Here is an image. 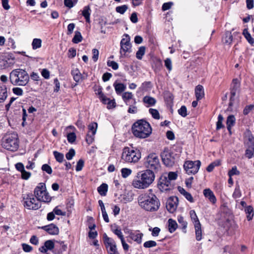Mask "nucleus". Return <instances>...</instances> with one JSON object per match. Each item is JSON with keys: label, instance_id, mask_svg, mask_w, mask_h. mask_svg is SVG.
Instances as JSON below:
<instances>
[{"label": "nucleus", "instance_id": "obj_1", "mask_svg": "<svg viewBox=\"0 0 254 254\" xmlns=\"http://www.w3.org/2000/svg\"><path fill=\"white\" fill-rule=\"evenodd\" d=\"M137 200L139 206L147 211H156L160 207V201L152 190L140 194Z\"/></svg>", "mask_w": 254, "mask_h": 254}, {"label": "nucleus", "instance_id": "obj_2", "mask_svg": "<svg viewBox=\"0 0 254 254\" xmlns=\"http://www.w3.org/2000/svg\"><path fill=\"white\" fill-rule=\"evenodd\" d=\"M154 179V172L150 170H145L137 173L132 181V185L135 189H145L152 184Z\"/></svg>", "mask_w": 254, "mask_h": 254}, {"label": "nucleus", "instance_id": "obj_3", "mask_svg": "<svg viewBox=\"0 0 254 254\" xmlns=\"http://www.w3.org/2000/svg\"><path fill=\"white\" fill-rule=\"evenodd\" d=\"M133 135L139 138H145L152 132L150 124L144 120H139L135 122L132 127Z\"/></svg>", "mask_w": 254, "mask_h": 254}, {"label": "nucleus", "instance_id": "obj_4", "mask_svg": "<svg viewBox=\"0 0 254 254\" xmlns=\"http://www.w3.org/2000/svg\"><path fill=\"white\" fill-rule=\"evenodd\" d=\"M9 79L13 85L25 86L28 83L29 77L25 70L17 68L10 72Z\"/></svg>", "mask_w": 254, "mask_h": 254}, {"label": "nucleus", "instance_id": "obj_5", "mask_svg": "<svg viewBox=\"0 0 254 254\" xmlns=\"http://www.w3.org/2000/svg\"><path fill=\"white\" fill-rule=\"evenodd\" d=\"M144 165L147 170L157 172L161 168V165L158 155L154 153H150L145 158Z\"/></svg>", "mask_w": 254, "mask_h": 254}, {"label": "nucleus", "instance_id": "obj_6", "mask_svg": "<svg viewBox=\"0 0 254 254\" xmlns=\"http://www.w3.org/2000/svg\"><path fill=\"white\" fill-rule=\"evenodd\" d=\"M141 158V153L139 150L125 147L123 149L122 159L128 163H136Z\"/></svg>", "mask_w": 254, "mask_h": 254}, {"label": "nucleus", "instance_id": "obj_7", "mask_svg": "<svg viewBox=\"0 0 254 254\" xmlns=\"http://www.w3.org/2000/svg\"><path fill=\"white\" fill-rule=\"evenodd\" d=\"M3 147L7 150L14 151L19 147L18 135L16 133H12L5 136V140L2 142Z\"/></svg>", "mask_w": 254, "mask_h": 254}, {"label": "nucleus", "instance_id": "obj_8", "mask_svg": "<svg viewBox=\"0 0 254 254\" xmlns=\"http://www.w3.org/2000/svg\"><path fill=\"white\" fill-rule=\"evenodd\" d=\"M34 195L40 201L48 202L51 201V198L46 190L44 183H40L34 190Z\"/></svg>", "mask_w": 254, "mask_h": 254}, {"label": "nucleus", "instance_id": "obj_9", "mask_svg": "<svg viewBox=\"0 0 254 254\" xmlns=\"http://www.w3.org/2000/svg\"><path fill=\"white\" fill-rule=\"evenodd\" d=\"M120 53L121 57H124L126 56L127 53H130L131 52V44L130 43V38L129 36L125 34L120 42Z\"/></svg>", "mask_w": 254, "mask_h": 254}, {"label": "nucleus", "instance_id": "obj_10", "mask_svg": "<svg viewBox=\"0 0 254 254\" xmlns=\"http://www.w3.org/2000/svg\"><path fill=\"white\" fill-rule=\"evenodd\" d=\"M245 143L248 147L246 151V155L248 158H251L254 154V137L249 131L245 134Z\"/></svg>", "mask_w": 254, "mask_h": 254}, {"label": "nucleus", "instance_id": "obj_11", "mask_svg": "<svg viewBox=\"0 0 254 254\" xmlns=\"http://www.w3.org/2000/svg\"><path fill=\"white\" fill-rule=\"evenodd\" d=\"M24 207L30 210H37L41 207V202L32 194H28L26 198H24Z\"/></svg>", "mask_w": 254, "mask_h": 254}, {"label": "nucleus", "instance_id": "obj_12", "mask_svg": "<svg viewBox=\"0 0 254 254\" xmlns=\"http://www.w3.org/2000/svg\"><path fill=\"white\" fill-rule=\"evenodd\" d=\"M201 162L199 160L186 161L184 164V168L188 174L194 175L198 171Z\"/></svg>", "mask_w": 254, "mask_h": 254}, {"label": "nucleus", "instance_id": "obj_13", "mask_svg": "<svg viewBox=\"0 0 254 254\" xmlns=\"http://www.w3.org/2000/svg\"><path fill=\"white\" fill-rule=\"evenodd\" d=\"M162 160L166 166H172L175 163V157L168 148H165L161 153Z\"/></svg>", "mask_w": 254, "mask_h": 254}, {"label": "nucleus", "instance_id": "obj_14", "mask_svg": "<svg viewBox=\"0 0 254 254\" xmlns=\"http://www.w3.org/2000/svg\"><path fill=\"white\" fill-rule=\"evenodd\" d=\"M104 240L106 248L110 254H119L117 250L115 242L113 239L105 235L104 237Z\"/></svg>", "mask_w": 254, "mask_h": 254}, {"label": "nucleus", "instance_id": "obj_15", "mask_svg": "<svg viewBox=\"0 0 254 254\" xmlns=\"http://www.w3.org/2000/svg\"><path fill=\"white\" fill-rule=\"evenodd\" d=\"M97 127V124L94 122L89 125L88 131L86 137V141L88 144H90L93 142L94 140V135L96 132Z\"/></svg>", "mask_w": 254, "mask_h": 254}, {"label": "nucleus", "instance_id": "obj_16", "mask_svg": "<svg viewBox=\"0 0 254 254\" xmlns=\"http://www.w3.org/2000/svg\"><path fill=\"white\" fill-rule=\"evenodd\" d=\"M171 182L168 177L167 176V174L162 175L159 180L160 189L162 190H168L171 189L173 188Z\"/></svg>", "mask_w": 254, "mask_h": 254}, {"label": "nucleus", "instance_id": "obj_17", "mask_svg": "<svg viewBox=\"0 0 254 254\" xmlns=\"http://www.w3.org/2000/svg\"><path fill=\"white\" fill-rule=\"evenodd\" d=\"M178 205V198L170 197L166 202V208L170 213H173L177 209Z\"/></svg>", "mask_w": 254, "mask_h": 254}, {"label": "nucleus", "instance_id": "obj_18", "mask_svg": "<svg viewBox=\"0 0 254 254\" xmlns=\"http://www.w3.org/2000/svg\"><path fill=\"white\" fill-rule=\"evenodd\" d=\"M239 88L240 82L239 80L237 79H233L231 85L230 105L232 104V101L234 100V97L235 96L237 92L239 90Z\"/></svg>", "mask_w": 254, "mask_h": 254}, {"label": "nucleus", "instance_id": "obj_19", "mask_svg": "<svg viewBox=\"0 0 254 254\" xmlns=\"http://www.w3.org/2000/svg\"><path fill=\"white\" fill-rule=\"evenodd\" d=\"M55 247L53 240H49L45 242L44 245L39 248V251L43 253H46L48 250L51 251Z\"/></svg>", "mask_w": 254, "mask_h": 254}, {"label": "nucleus", "instance_id": "obj_20", "mask_svg": "<svg viewBox=\"0 0 254 254\" xmlns=\"http://www.w3.org/2000/svg\"><path fill=\"white\" fill-rule=\"evenodd\" d=\"M42 229L47 232L50 235H58L59 233L58 227L54 224L44 226L42 227Z\"/></svg>", "mask_w": 254, "mask_h": 254}, {"label": "nucleus", "instance_id": "obj_21", "mask_svg": "<svg viewBox=\"0 0 254 254\" xmlns=\"http://www.w3.org/2000/svg\"><path fill=\"white\" fill-rule=\"evenodd\" d=\"M203 193L204 196L208 198L212 204L216 203V198L213 191L210 189H204L203 191Z\"/></svg>", "mask_w": 254, "mask_h": 254}, {"label": "nucleus", "instance_id": "obj_22", "mask_svg": "<svg viewBox=\"0 0 254 254\" xmlns=\"http://www.w3.org/2000/svg\"><path fill=\"white\" fill-rule=\"evenodd\" d=\"M143 234L139 233L138 232H130L129 233V238L136 242L138 244H140L142 242V237Z\"/></svg>", "mask_w": 254, "mask_h": 254}, {"label": "nucleus", "instance_id": "obj_23", "mask_svg": "<svg viewBox=\"0 0 254 254\" xmlns=\"http://www.w3.org/2000/svg\"><path fill=\"white\" fill-rule=\"evenodd\" d=\"M71 73L74 80L76 82H79L84 79L83 76L77 68L72 69Z\"/></svg>", "mask_w": 254, "mask_h": 254}, {"label": "nucleus", "instance_id": "obj_24", "mask_svg": "<svg viewBox=\"0 0 254 254\" xmlns=\"http://www.w3.org/2000/svg\"><path fill=\"white\" fill-rule=\"evenodd\" d=\"M195 95L197 100L202 99L204 96L203 87L201 85H198L195 88Z\"/></svg>", "mask_w": 254, "mask_h": 254}, {"label": "nucleus", "instance_id": "obj_25", "mask_svg": "<svg viewBox=\"0 0 254 254\" xmlns=\"http://www.w3.org/2000/svg\"><path fill=\"white\" fill-rule=\"evenodd\" d=\"M7 97V92L6 86L0 84V103L4 101Z\"/></svg>", "mask_w": 254, "mask_h": 254}, {"label": "nucleus", "instance_id": "obj_26", "mask_svg": "<svg viewBox=\"0 0 254 254\" xmlns=\"http://www.w3.org/2000/svg\"><path fill=\"white\" fill-rule=\"evenodd\" d=\"M168 223L169 231L171 233L175 232L178 226L176 221L170 218L168 220Z\"/></svg>", "mask_w": 254, "mask_h": 254}, {"label": "nucleus", "instance_id": "obj_27", "mask_svg": "<svg viewBox=\"0 0 254 254\" xmlns=\"http://www.w3.org/2000/svg\"><path fill=\"white\" fill-rule=\"evenodd\" d=\"M91 13V9L89 6L87 5L83 8L82 11V15L84 17L86 21L88 23L90 22V15Z\"/></svg>", "mask_w": 254, "mask_h": 254}, {"label": "nucleus", "instance_id": "obj_28", "mask_svg": "<svg viewBox=\"0 0 254 254\" xmlns=\"http://www.w3.org/2000/svg\"><path fill=\"white\" fill-rule=\"evenodd\" d=\"M195 228L196 240L198 241L202 239V230L201 224L194 225Z\"/></svg>", "mask_w": 254, "mask_h": 254}, {"label": "nucleus", "instance_id": "obj_29", "mask_svg": "<svg viewBox=\"0 0 254 254\" xmlns=\"http://www.w3.org/2000/svg\"><path fill=\"white\" fill-rule=\"evenodd\" d=\"M114 86L115 89V91L118 94H121L123 92L126 88V86L123 83H117L116 82L114 83Z\"/></svg>", "mask_w": 254, "mask_h": 254}, {"label": "nucleus", "instance_id": "obj_30", "mask_svg": "<svg viewBox=\"0 0 254 254\" xmlns=\"http://www.w3.org/2000/svg\"><path fill=\"white\" fill-rule=\"evenodd\" d=\"M190 215L191 220L192 223H193L194 225L200 224V223L198 219L197 216L194 210H191L190 211Z\"/></svg>", "mask_w": 254, "mask_h": 254}, {"label": "nucleus", "instance_id": "obj_31", "mask_svg": "<svg viewBox=\"0 0 254 254\" xmlns=\"http://www.w3.org/2000/svg\"><path fill=\"white\" fill-rule=\"evenodd\" d=\"M235 123V118L233 115H230L228 117L227 119V129L230 131L231 127H233Z\"/></svg>", "mask_w": 254, "mask_h": 254}, {"label": "nucleus", "instance_id": "obj_32", "mask_svg": "<svg viewBox=\"0 0 254 254\" xmlns=\"http://www.w3.org/2000/svg\"><path fill=\"white\" fill-rule=\"evenodd\" d=\"M143 101L144 103L147 104L148 106H153L156 102V100L154 98L147 96L143 98Z\"/></svg>", "mask_w": 254, "mask_h": 254}, {"label": "nucleus", "instance_id": "obj_33", "mask_svg": "<svg viewBox=\"0 0 254 254\" xmlns=\"http://www.w3.org/2000/svg\"><path fill=\"white\" fill-rule=\"evenodd\" d=\"M133 95L131 92H126L122 95V98L127 105H128V101L133 99Z\"/></svg>", "mask_w": 254, "mask_h": 254}, {"label": "nucleus", "instance_id": "obj_34", "mask_svg": "<svg viewBox=\"0 0 254 254\" xmlns=\"http://www.w3.org/2000/svg\"><path fill=\"white\" fill-rule=\"evenodd\" d=\"M178 221L179 223L180 226L182 227V229L184 233L186 232V228L187 227L188 223L187 221L184 220L183 217L182 216H178Z\"/></svg>", "mask_w": 254, "mask_h": 254}, {"label": "nucleus", "instance_id": "obj_35", "mask_svg": "<svg viewBox=\"0 0 254 254\" xmlns=\"http://www.w3.org/2000/svg\"><path fill=\"white\" fill-rule=\"evenodd\" d=\"M97 190L100 195L105 196L108 190V185L106 184H102L98 188Z\"/></svg>", "mask_w": 254, "mask_h": 254}, {"label": "nucleus", "instance_id": "obj_36", "mask_svg": "<svg viewBox=\"0 0 254 254\" xmlns=\"http://www.w3.org/2000/svg\"><path fill=\"white\" fill-rule=\"evenodd\" d=\"M222 41L224 44L230 45L232 41V35L231 33L228 31L226 32L225 37L223 38Z\"/></svg>", "mask_w": 254, "mask_h": 254}, {"label": "nucleus", "instance_id": "obj_37", "mask_svg": "<svg viewBox=\"0 0 254 254\" xmlns=\"http://www.w3.org/2000/svg\"><path fill=\"white\" fill-rule=\"evenodd\" d=\"M245 212L247 214V219L249 221L252 219L254 216L253 208L251 206H247L245 208Z\"/></svg>", "mask_w": 254, "mask_h": 254}, {"label": "nucleus", "instance_id": "obj_38", "mask_svg": "<svg viewBox=\"0 0 254 254\" xmlns=\"http://www.w3.org/2000/svg\"><path fill=\"white\" fill-rule=\"evenodd\" d=\"M82 40V37L80 32L75 31V35L72 40V42L73 43L77 44L80 42Z\"/></svg>", "mask_w": 254, "mask_h": 254}, {"label": "nucleus", "instance_id": "obj_39", "mask_svg": "<svg viewBox=\"0 0 254 254\" xmlns=\"http://www.w3.org/2000/svg\"><path fill=\"white\" fill-rule=\"evenodd\" d=\"M145 47L144 46L140 47L136 53V57L138 60H141L142 57L145 54Z\"/></svg>", "mask_w": 254, "mask_h": 254}, {"label": "nucleus", "instance_id": "obj_40", "mask_svg": "<svg viewBox=\"0 0 254 254\" xmlns=\"http://www.w3.org/2000/svg\"><path fill=\"white\" fill-rule=\"evenodd\" d=\"M42 45V40L40 39L35 38L33 39L32 46V48L34 50L40 48Z\"/></svg>", "mask_w": 254, "mask_h": 254}, {"label": "nucleus", "instance_id": "obj_41", "mask_svg": "<svg viewBox=\"0 0 254 254\" xmlns=\"http://www.w3.org/2000/svg\"><path fill=\"white\" fill-rule=\"evenodd\" d=\"M53 154L55 156L56 160L58 162H59L60 163L63 162L64 159V155L63 153L59 152L57 151H54L53 152Z\"/></svg>", "mask_w": 254, "mask_h": 254}, {"label": "nucleus", "instance_id": "obj_42", "mask_svg": "<svg viewBox=\"0 0 254 254\" xmlns=\"http://www.w3.org/2000/svg\"><path fill=\"white\" fill-rule=\"evenodd\" d=\"M243 34L250 44H253L254 43V39L247 29L244 30Z\"/></svg>", "mask_w": 254, "mask_h": 254}, {"label": "nucleus", "instance_id": "obj_43", "mask_svg": "<svg viewBox=\"0 0 254 254\" xmlns=\"http://www.w3.org/2000/svg\"><path fill=\"white\" fill-rule=\"evenodd\" d=\"M242 195L241 191L239 185L236 186L234 191L233 193V197L235 199L240 198Z\"/></svg>", "mask_w": 254, "mask_h": 254}, {"label": "nucleus", "instance_id": "obj_44", "mask_svg": "<svg viewBox=\"0 0 254 254\" xmlns=\"http://www.w3.org/2000/svg\"><path fill=\"white\" fill-rule=\"evenodd\" d=\"M132 171L130 169L128 168H123L121 170L122 176L124 178H126L128 177L131 174Z\"/></svg>", "mask_w": 254, "mask_h": 254}, {"label": "nucleus", "instance_id": "obj_45", "mask_svg": "<svg viewBox=\"0 0 254 254\" xmlns=\"http://www.w3.org/2000/svg\"><path fill=\"white\" fill-rule=\"evenodd\" d=\"M77 2V0H64L65 6L70 8L72 7Z\"/></svg>", "mask_w": 254, "mask_h": 254}, {"label": "nucleus", "instance_id": "obj_46", "mask_svg": "<svg viewBox=\"0 0 254 254\" xmlns=\"http://www.w3.org/2000/svg\"><path fill=\"white\" fill-rule=\"evenodd\" d=\"M136 103V100L135 99H133V105H130L128 109V113L130 114H135L137 112V108L134 105Z\"/></svg>", "mask_w": 254, "mask_h": 254}, {"label": "nucleus", "instance_id": "obj_47", "mask_svg": "<svg viewBox=\"0 0 254 254\" xmlns=\"http://www.w3.org/2000/svg\"><path fill=\"white\" fill-rule=\"evenodd\" d=\"M128 6L127 5H123L116 7V10L117 12L123 14L127 9Z\"/></svg>", "mask_w": 254, "mask_h": 254}, {"label": "nucleus", "instance_id": "obj_48", "mask_svg": "<svg viewBox=\"0 0 254 254\" xmlns=\"http://www.w3.org/2000/svg\"><path fill=\"white\" fill-rule=\"evenodd\" d=\"M59 243L60 244L61 248L58 251L55 250L53 252L55 254H60L62 253L63 252L65 251L67 248V246L64 244V242H60Z\"/></svg>", "mask_w": 254, "mask_h": 254}, {"label": "nucleus", "instance_id": "obj_49", "mask_svg": "<svg viewBox=\"0 0 254 254\" xmlns=\"http://www.w3.org/2000/svg\"><path fill=\"white\" fill-rule=\"evenodd\" d=\"M240 172L238 170L236 166L232 167V169L230 170L228 173L229 177H232L234 175H239Z\"/></svg>", "mask_w": 254, "mask_h": 254}, {"label": "nucleus", "instance_id": "obj_50", "mask_svg": "<svg viewBox=\"0 0 254 254\" xmlns=\"http://www.w3.org/2000/svg\"><path fill=\"white\" fill-rule=\"evenodd\" d=\"M223 117L221 115H219L218 117V121L216 124V129L217 130L220 129V128L224 127V126L222 124V122L223 121Z\"/></svg>", "mask_w": 254, "mask_h": 254}, {"label": "nucleus", "instance_id": "obj_51", "mask_svg": "<svg viewBox=\"0 0 254 254\" xmlns=\"http://www.w3.org/2000/svg\"><path fill=\"white\" fill-rule=\"evenodd\" d=\"M149 112L151 114L153 118L157 120L159 119L160 115L158 110L154 109H150Z\"/></svg>", "mask_w": 254, "mask_h": 254}, {"label": "nucleus", "instance_id": "obj_52", "mask_svg": "<svg viewBox=\"0 0 254 254\" xmlns=\"http://www.w3.org/2000/svg\"><path fill=\"white\" fill-rule=\"evenodd\" d=\"M156 245H157L156 242L154 241H151V240L146 241L143 244L144 247H145L146 248H150L154 247L156 246Z\"/></svg>", "mask_w": 254, "mask_h": 254}, {"label": "nucleus", "instance_id": "obj_53", "mask_svg": "<svg viewBox=\"0 0 254 254\" xmlns=\"http://www.w3.org/2000/svg\"><path fill=\"white\" fill-rule=\"evenodd\" d=\"M76 138V136L74 132L69 133L67 135V140L70 143H73L75 141Z\"/></svg>", "mask_w": 254, "mask_h": 254}, {"label": "nucleus", "instance_id": "obj_54", "mask_svg": "<svg viewBox=\"0 0 254 254\" xmlns=\"http://www.w3.org/2000/svg\"><path fill=\"white\" fill-rule=\"evenodd\" d=\"M178 113L181 116L186 117L187 114V109L185 106H182L180 109L178 110Z\"/></svg>", "mask_w": 254, "mask_h": 254}, {"label": "nucleus", "instance_id": "obj_55", "mask_svg": "<svg viewBox=\"0 0 254 254\" xmlns=\"http://www.w3.org/2000/svg\"><path fill=\"white\" fill-rule=\"evenodd\" d=\"M107 65L111 67L114 70H117L119 68V65L117 63L113 61H108Z\"/></svg>", "mask_w": 254, "mask_h": 254}, {"label": "nucleus", "instance_id": "obj_56", "mask_svg": "<svg viewBox=\"0 0 254 254\" xmlns=\"http://www.w3.org/2000/svg\"><path fill=\"white\" fill-rule=\"evenodd\" d=\"M99 95V98L103 102V104H107L109 101L110 100L109 98L106 97L102 91H100L98 93Z\"/></svg>", "mask_w": 254, "mask_h": 254}, {"label": "nucleus", "instance_id": "obj_57", "mask_svg": "<svg viewBox=\"0 0 254 254\" xmlns=\"http://www.w3.org/2000/svg\"><path fill=\"white\" fill-rule=\"evenodd\" d=\"M92 59L94 62H96L98 59L99 57V51L96 49H93L92 51Z\"/></svg>", "mask_w": 254, "mask_h": 254}, {"label": "nucleus", "instance_id": "obj_58", "mask_svg": "<svg viewBox=\"0 0 254 254\" xmlns=\"http://www.w3.org/2000/svg\"><path fill=\"white\" fill-rule=\"evenodd\" d=\"M114 233L121 240L124 239V235L121 231V229H118V228L113 230Z\"/></svg>", "mask_w": 254, "mask_h": 254}, {"label": "nucleus", "instance_id": "obj_59", "mask_svg": "<svg viewBox=\"0 0 254 254\" xmlns=\"http://www.w3.org/2000/svg\"><path fill=\"white\" fill-rule=\"evenodd\" d=\"M254 109V105H250L246 106L244 109L243 113L245 115H248Z\"/></svg>", "mask_w": 254, "mask_h": 254}, {"label": "nucleus", "instance_id": "obj_60", "mask_svg": "<svg viewBox=\"0 0 254 254\" xmlns=\"http://www.w3.org/2000/svg\"><path fill=\"white\" fill-rule=\"evenodd\" d=\"M75 154V150L71 148L69 149V151L65 154L66 158L67 160H71L72 159Z\"/></svg>", "mask_w": 254, "mask_h": 254}, {"label": "nucleus", "instance_id": "obj_61", "mask_svg": "<svg viewBox=\"0 0 254 254\" xmlns=\"http://www.w3.org/2000/svg\"><path fill=\"white\" fill-rule=\"evenodd\" d=\"M42 170L47 173L48 174H51L52 173V169L48 164H45L43 165L42 166Z\"/></svg>", "mask_w": 254, "mask_h": 254}, {"label": "nucleus", "instance_id": "obj_62", "mask_svg": "<svg viewBox=\"0 0 254 254\" xmlns=\"http://www.w3.org/2000/svg\"><path fill=\"white\" fill-rule=\"evenodd\" d=\"M13 93L17 96H22L23 94V90L19 87H14L12 89Z\"/></svg>", "mask_w": 254, "mask_h": 254}, {"label": "nucleus", "instance_id": "obj_63", "mask_svg": "<svg viewBox=\"0 0 254 254\" xmlns=\"http://www.w3.org/2000/svg\"><path fill=\"white\" fill-rule=\"evenodd\" d=\"M84 161L82 159L79 160V161L77 162L76 166V171H80L82 169V168L84 166Z\"/></svg>", "mask_w": 254, "mask_h": 254}, {"label": "nucleus", "instance_id": "obj_64", "mask_svg": "<svg viewBox=\"0 0 254 254\" xmlns=\"http://www.w3.org/2000/svg\"><path fill=\"white\" fill-rule=\"evenodd\" d=\"M165 65L169 70H171L172 69V61L169 58H167L165 60Z\"/></svg>", "mask_w": 254, "mask_h": 254}]
</instances>
